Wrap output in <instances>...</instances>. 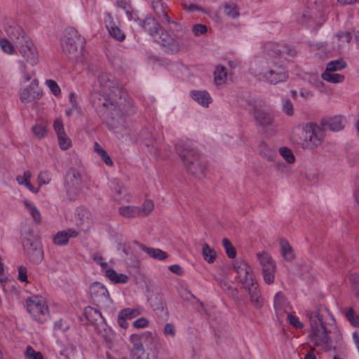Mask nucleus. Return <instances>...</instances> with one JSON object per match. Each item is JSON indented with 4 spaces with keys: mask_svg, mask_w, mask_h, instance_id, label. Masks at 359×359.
<instances>
[{
    "mask_svg": "<svg viewBox=\"0 0 359 359\" xmlns=\"http://www.w3.org/2000/svg\"><path fill=\"white\" fill-rule=\"evenodd\" d=\"M202 254L204 259L208 263H213L217 257L214 249L211 248L207 243H205L203 246Z\"/></svg>",
    "mask_w": 359,
    "mask_h": 359,
    "instance_id": "obj_37",
    "label": "nucleus"
},
{
    "mask_svg": "<svg viewBox=\"0 0 359 359\" xmlns=\"http://www.w3.org/2000/svg\"><path fill=\"white\" fill-rule=\"evenodd\" d=\"M53 241L57 245H65L68 243L67 233L65 231H58L53 237Z\"/></svg>",
    "mask_w": 359,
    "mask_h": 359,
    "instance_id": "obj_47",
    "label": "nucleus"
},
{
    "mask_svg": "<svg viewBox=\"0 0 359 359\" xmlns=\"http://www.w3.org/2000/svg\"><path fill=\"white\" fill-rule=\"evenodd\" d=\"M45 84L49 88L51 93L57 96L60 94L61 90L57 83L52 80V79H48L46 81Z\"/></svg>",
    "mask_w": 359,
    "mask_h": 359,
    "instance_id": "obj_53",
    "label": "nucleus"
},
{
    "mask_svg": "<svg viewBox=\"0 0 359 359\" xmlns=\"http://www.w3.org/2000/svg\"><path fill=\"white\" fill-rule=\"evenodd\" d=\"M273 307L278 318L283 317L285 313H288L290 309L289 304L283 292H278L276 294L273 300Z\"/></svg>",
    "mask_w": 359,
    "mask_h": 359,
    "instance_id": "obj_21",
    "label": "nucleus"
},
{
    "mask_svg": "<svg viewBox=\"0 0 359 359\" xmlns=\"http://www.w3.org/2000/svg\"><path fill=\"white\" fill-rule=\"evenodd\" d=\"M257 259L262 266V269L266 266L275 264L276 262L273 260L271 256L266 252H262L257 254Z\"/></svg>",
    "mask_w": 359,
    "mask_h": 359,
    "instance_id": "obj_41",
    "label": "nucleus"
},
{
    "mask_svg": "<svg viewBox=\"0 0 359 359\" xmlns=\"http://www.w3.org/2000/svg\"><path fill=\"white\" fill-rule=\"evenodd\" d=\"M227 79L226 69L222 65H217L214 72V81L217 86L224 84Z\"/></svg>",
    "mask_w": 359,
    "mask_h": 359,
    "instance_id": "obj_31",
    "label": "nucleus"
},
{
    "mask_svg": "<svg viewBox=\"0 0 359 359\" xmlns=\"http://www.w3.org/2000/svg\"><path fill=\"white\" fill-rule=\"evenodd\" d=\"M60 147L62 150H66L72 146L71 140L67 137V134L57 136Z\"/></svg>",
    "mask_w": 359,
    "mask_h": 359,
    "instance_id": "obj_51",
    "label": "nucleus"
},
{
    "mask_svg": "<svg viewBox=\"0 0 359 359\" xmlns=\"http://www.w3.org/2000/svg\"><path fill=\"white\" fill-rule=\"evenodd\" d=\"M133 359H158V351L154 341L137 352H131Z\"/></svg>",
    "mask_w": 359,
    "mask_h": 359,
    "instance_id": "obj_22",
    "label": "nucleus"
},
{
    "mask_svg": "<svg viewBox=\"0 0 359 359\" xmlns=\"http://www.w3.org/2000/svg\"><path fill=\"white\" fill-rule=\"evenodd\" d=\"M27 307L32 317L39 323H43L49 318L47 304L41 297L34 296L27 301Z\"/></svg>",
    "mask_w": 359,
    "mask_h": 359,
    "instance_id": "obj_11",
    "label": "nucleus"
},
{
    "mask_svg": "<svg viewBox=\"0 0 359 359\" xmlns=\"http://www.w3.org/2000/svg\"><path fill=\"white\" fill-rule=\"evenodd\" d=\"M266 63V66H264L261 72L255 73L258 80L276 85L288 79V74L283 66L278 65L277 62L272 59L268 60V57Z\"/></svg>",
    "mask_w": 359,
    "mask_h": 359,
    "instance_id": "obj_6",
    "label": "nucleus"
},
{
    "mask_svg": "<svg viewBox=\"0 0 359 359\" xmlns=\"http://www.w3.org/2000/svg\"><path fill=\"white\" fill-rule=\"evenodd\" d=\"M106 276L115 283H126L128 277L123 273H118L114 269H106L104 270Z\"/></svg>",
    "mask_w": 359,
    "mask_h": 359,
    "instance_id": "obj_30",
    "label": "nucleus"
},
{
    "mask_svg": "<svg viewBox=\"0 0 359 359\" xmlns=\"http://www.w3.org/2000/svg\"><path fill=\"white\" fill-rule=\"evenodd\" d=\"M149 320L144 317L135 320L133 323V326L136 328H144L148 327Z\"/></svg>",
    "mask_w": 359,
    "mask_h": 359,
    "instance_id": "obj_62",
    "label": "nucleus"
},
{
    "mask_svg": "<svg viewBox=\"0 0 359 359\" xmlns=\"http://www.w3.org/2000/svg\"><path fill=\"white\" fill-rule=\"evenodd\" d=\"M176 151L190 172L197 177H201L204 175L206 163L190 144L179 142L176 144Z\"/></svg>",
    "mask_w": 359,
    "mask_h": 359,
    "instance_id": "obj_4",
    "label": "nucleus"
},
{
    "mask_svg": "<svg viewBox=\"0 0 359 359\" xmlns=\"http://www.w3.org/2000/svg\"><path fill=\"white\" fill-rule=\"evenodd\" d=\"M142 25L144 29L155 39L158 36V34L165 29L157 20L152 15H147L142 21Z\"/></svg>",
    "mask_w": 359,
    "mask_h": 359,
    "instance_id": "obj_20",
    "label": "nucleus"
},
{
    "mask_svg": "<svg viewBox=\"0 0 359 359\" xmlns=\"http://www.w3.org/2000/svg\"><path fill=\"white\" fill-rule=\"evenodd\" d=\"M324 126L332 131L340 130L343 128L341 118L339 116L330 118L324 123Z\"/></svg>",
    "mask_w": 359,
    "mask_h": 359,
    "instance_id": "obj_35",
    "label": "nucleus"
},
{
    "mask_svg": "<svg viewBox=\"0 0 359 359\" xmlns=\"http://www.w3.org/2000/svg\"><path fill=\"white\" fill-rule=\"evenodd\" d=\"M349 280L353 284L354 290H356L359 287V274L352 273L350 275Z\"/></svg>",
    "mask_w": 359,
    "mask_h": 359,
    "instance_id": "obj_64",
    "label": "nucleus"
},
{
    "mask_svg": "<svg viewBox=\"0 0 359 359\" xmlns=\"http://www.w3.org/2000/svg\"><path fill=\"white\" fill-rule=\"evenodd\" d=\"M280 244L281 254L284 259L287 261H292L294 257V254L289 243L286 240H281Z\"/></svg>",
    "mask_w": 359,
    "mask_h": 359,
    "instance_id": "obj_33",
    "label": "nucleus"
},
{
    "mask_svg": "<svg viewBox=\"0 0 359 359\" xmlns=\"http://www.w3.org/2000/svg\"><path fill=\"white\" fill-rule=\"evenodd\" d=\"M24 205L27 210L29 211V214L32 215L33 220L34 222L39 224L41 222V214L37 208L28 200L24 201Z\"/></svg>",
    "mask_w": 359,
    "mask_h": 359,
    "instance_id": "obj_36",
    "label": "nucleus"
},
{
    "mask_svg": "<svg viewBox=\"0 0 359 359\" xmlns=\"http://www.w3.org/2000/svg\"><path fill=\"white\" fill-rule=\"evenodd\" d=\"M0 46L2 50L8 54H12L14 51L13 44L7 39H0Z\"/></svg>",
    "mask_w": 359,
    "mask_h": 359,
    "instance_id": "obj_54",
    "label": "nucleus"
},
{
    "mask_svg": "<svg viewBox=\"0 0 359 359\" xmlns=\"http://www.w3.org/2000/svg\"><path fill=\"white\" fill-rule=\"evenodd\" d=\"M322 78L326 81L334 83H341L344 80V75L335 73L334 71L325 70L322 74Z\"/></svg>",
    "mask_w": 359,
    "mask_h": 359,
    "instance_id": "obj_34",
    "label": "nucleus"
},
{
    "mask_svg": "<svg viewBox=\"0 0 359 359\" xmlns=\"http://www.w3.org/2000/svg\"><path fill=\"white\" fill-rule=\"evenodd\" d=\"M86 40L77 30L69 28L62 40L63 53L70 59L78 60L81 56Z\"/></svg>",
    "mask_w": 359,
    "mask_h": 359,
    "instance_id": "obj_5",
    "label": "nucleus"
},
{
    "mask_svg": "<svg viewBox=\"0 0 359 359\" xmlns=\"http://www.w3.org/2000/svg\"><path fill=\"white\" fill-rule=\"evenodd\" d=\"M310 321V342L323 351L335 350L341 345L343 337L329 311L323 306L314 311H306Z\"/></svg>",
    "mask_w": 359,
    "mask_h": 359,
    "instance_id": "obj_2",
    "label": "nucleus"
},
{
    "mask_svg": "<svg viewBox=\"0 0 359 359\" xmlns=\"http://www.w3.org/2000/svg\"><path fill=\"white\" fill-rule=\"evenodd\" d=\"M233 268L238 273L240 282L246 285L255 280L252 270L245 261L236 260L233 262Z\"/></svg>",
    "mask_w": 359,
    "mask_h": 359,
    "instance_id": "obj_17",
    "label": "nucleus"
},
{
    "mask_svg": "<svg viewBox=\"0 0 359 359\" xmlns=\"http://www.w3.org/2000/svg\"><path fill=\"white\" fill-rule=\"evenodd\" d=\"M89 292L92 301L97 306L104 307L112 302L107 289L100 283L95 282L92 283Z\"/></svg>",
    "mask_w": 359,
    "mask_h": 359,
    "instance_id": "obj_12",
    "label": "nucleus"
},
{
    "mask_svg": "<svg viewBox=\"0 0 359 359\" xmlns=\"http://www.w3.org/2000/svg\"><path fill=\"white\" fill-rule=\"evenodd\" d=\"M74 222L76 226L83 231L89 230L93 225V219L90 211L83 206L76 209Z\"/></svg>",
    "mask_w": 359,
    "mask_h": 359,
    "instance_id": "obj_14",
    "label": "nucleus"
},
{
    "mask_svg": "<svg viewBox=\"0 0 359 359\" xmlns=\"http://www.w3.org/2000/svg\"><path fill=\"white\" fill-rule=\"evenodd\" d=\"M289 323L297 329L303 328V324L299 320V318L292 314L287 313Z\"/></svg>",
    "mask_w": 359,
    "mask_h": 359,
    "instance_id": "obj_61",
    "label": "nucleus"
},
{
    "mask_svg": "<svg viewBox=\"0 0 359 359\" xmlns=\"http://www.w3.org/2000/svg\"><path fill=\"white\" fill-rule=\"evenodd\" d=\"M224 9V13L226 15L232 18H236L239 15V12L237 8V6L235 4H229L227 3H225L223 5Z\"/></svg>",
    "mask_w": 359,
    "mask_h": 359,
    "instance_id": "obj_44",
    "label": "nucleus"
},
{
    "mask_svg": "<svg viewBox=\"0 0 359 359\" xmlns=\"http://www.w3.org/2000/svg\"><path fill=\"white\" fill-rule=\"evenodd\" d=\"M262 271L264 282L268 285L272 284L275 280L276 264L266 266V267L262 269Z\"/></svg>",
    "mask_w": 359,
    "mask_h": 359,
    "instance_id": "obj_32",
    "label": "nucleus"
},
{
    "mask_svg": "<svg viewBox=\"0 0 359 359\" xmlns=\"http://www.w3.org/2000/svg\"><path fill=\"white\" fill-rule=\"evenodd\" d=\"M110 189L111 196L116 201L122 203L129 202L130 201L131 196L128 192L123 182L119 180L114 179L111 181Z\"/></svg>",
    "mask_w": 359,
    "mask_h": 359,
    "instance_id": "obj_16",
    "label": "nucleus"
},
{
    "mask_svg": "<svg viewBox=\"0 0 359 359\" xmlns=\"http://www.w3.org/2000/svg\"><path fill=\"white\" fill-rule=\"evenodd\" d=\"M140 248L146 252L150 257L162 261L165 260L168 257V255L166 252L159 249L153 248L146 246L144 244H139Z\"/></svg>",
    "mask_w": 359,
    "mask_h": 359,
    "instance_id": "obj_27",
    "label": "nucleus"
},
{
    "mask_svg": "<svg viewBox=\"0 0 359 359\" xmlns=\"http://www.w3.org/2000/svg\"><path fill=\"white\" fill-rule=\"evenodd\" d=\"M151 6L154 13L163 24H168L174 21L168 15L170 9L163 0H151Z\"/></svg>",
    "mask_w": 359,
    "mask_h": 359,
    "instance_id": "obj_19",
    "label": "nucleus"
},
{
    "mask_svg": "<svg viewBox=\"0 0 359 359\" xmlns=\"http://www.w3.org/2000/svg\"><path fill=\"white\" fill-rule=\"evenodd\" d=\"M264 51L268 60L278 61L280 60H290L297 54L296 49L287 44L267 42L264 46Z\"/></svg>",
    "mask_w": 359,
    "mask_h": 359,
    "instance_id": "obj_8",
    "label": "nucleus"
},
{
    "mask_svg": "<svg viewBox=\"0 0 359 359\" xmlns=\"http://www.w3.org/2000/svg\"><path fill=\"white\" fill-rule=\"evenodd\" d=\"M345 67L346 62L343 60H335L327 63L325 70L336 72L344 69Z\"/></svg>",
    "mask_w": 359,
    "mask_h": 359,
    "instance_id": "obj_45",
    "label": "nucleus"
},
{
    "mask_svg": "<svg viewBox=\"0 0 359 359\" xmlns=\"http://www.w3.org/2000/svg\"><path fill=\"white\" fill-rule=\"evenodd\" d=\"M86 312L93 318V320L97 321L99 318H102L100 312L97 309L88 306L86 308Z\"/></svg>",
    "mask_w": 359,
    "mask_h": 359,
    "instance_id": "obj_58",
    "label": "nucleus"
},
{
    "mask_svg": "<svg viewBox=\"0 0 359 359\" xmlns=\"http://www.w3.org/2000/svg\"><path fill=\"white\" fill-rule=\"evenodd\" d=\"M16 46L25 61L31 66L39 62V54L30 38L25 34L17 38Z\"/></svg>",
    "mask_w": 359,
    "mask_h": 359,
    "instance_id": "obj_9",
    "label": "nucleus"
},
{
    "mask_svg": "<svg viewBox=\"0 0 359 359\" xmlns=\"http://www.w3.org/2000/svg\"><path fill=\"white\" fill-rule=\"evenodd\" d=\"M253 116L256 121L263 127L271 126L273 122V116L269 111L255 109Z\"/></svg>",
    "mask_w": 359,
    "mask_h": 359,
    "instance_id": "obj_24",
    "label": "nucleus"
},
{
    "mask_svg": "<svg viewBox=\"0 0 359 359\" xmlns=\"http://www.w3.org/2000/svg\"><path fill=\"white\" fill-rule=\"evenodd\" d=\"M32 130L35 137L41 139L46 135L47 131L44 125L36 123L32 128Z\"/></svg>",
    "mask_w": 359,
    "mask_h": 359,
    "instance_id": "obj_49",
    "label": "nucleus"
},
{
    "mask_svg": "<svg viewBox=\"0 0 359 359\" xmlns=\"http://www.w3.org/2000/svg\"><path fill=\"white\" fill-rule=\"evenodd\" d=\"M141 313L139 309L126 308L122 309L119 314L126 319H132Z\"/></svg>",
    "mask_w": 359,
    "mask_h": 359,
    "instance_id": "obj_46",
    "label": "nucleus"
},
{
    "mask_svg": "<svg viewBox=\"0 0 359 359\" xmlns=\"http://www.w3.org/2000/svg\"><path fill=\"white\" fill-rule=\"evenodd\" d=\"M32 174L30 171L24 172L22 175H18L16 177V181L20 185H25L30 191L36 194L39 191L38 189L34 188L30 183V179Z\"/></svg>",
    "mask_w": 359,
    "mask_h": 359,
    "instance_id": "obj_29",
    "label": "nucleus"
},
{
    "mask_svg": "<svg viewBox=\"0 0 359 359\" xmlns=\"http://www.w3.org/2000/svg\"><path fill=\"white\" fill-rule=\"evenodd\" d=\"M22 245L30 261L37 263L42 260L43 251L37 241L25 238Z\"/></svg>",
    "mask_w": 359,
    "mask_h": 359,
    "instance_id": "obj_15",
    "label": "nucleus"
},
{
    "mask_svg": "<svg viewBox=\"0 0 359 359\" xmlns=\"http://www.w3.org/2000/svg\"><path fill=\"white\" fill-rule=\"evenodd\" d=\"M118 213L127 219L140 217L139 206L123 205L118 208Z\"/></svg>",
    "mask_w": 359,
    "mask_h": 359,
    "instance_id": "obj_28",
    "label": "nucleus"
},
{
    "mask_svg": "<svg viewBox=\"0 0 359 359\" xmlns=\"http://www.w3.org/2000/svg\"><path fill=\"white\" fill-rule=\"evenodd\" d=\"M191 31L195 36L205 34L208 28L205 25L201 24H196L192 26Z\"/></svg>",
    "mask_w": 359,
    "mask_h": 359,
    "instance_id": "obj_56",
    "label": "nucleus"
},
{
    "mask_svg": "<svg viewBox=\"0 0 359 359\" xmlns=\"http://www.w3.org/2000/svg\"><path fill=\"white\" fill-rule=\"evenodd\" d=\"M53 128L57 134V136L65 135V131L64 130L62 121L60 118H57L55 121L53 123Z\"/></svg>",
    "mask_w": 359,
    "mask_h": 359,
    "instance_id": "obj_60",
    "label": "nucleus"
},
{
    "mask_svg": "<svg viewBox=\"0 0 359 359\" xmlns=\"http://www.w3.org/2000/svg\"><path fill=\"white\" fill-rule=\"evenodd\" d=\"M50 180L51 177L48 172H41L38 175V183L39 186L49 184Z\"/></svg>",
    "mask_w": 359,
    "mask_h": 359,
    "instance_id": "obj_57",
    "label": "nucleus"
},
{
    "mask_svg": "<svg viewBox=\"0 0 359 359\" xmlns=\"http://www.w3.org/2000/svg\"><path fill=\"white\" fill-rule=\"evenodd\" d=\"M257 149L260 156L269 162L275 161L278 156L276 149L264 142L259 143Z\"/></svg>",
    "mask_w": 359,
    "mask_h": 359,
    "instance_id": "obj_25",
    "label": "nucleus"
},
{
    "mask_svg": "<svg viewBox=\"0 0 359 359\" xmlns=\"http://www.w3.org/2000/svg\"><path fill=\"white\" fill-rule=\"evenodd\" d=\"M25 355L29 359H43V355L40 352L35 351L31 346H27Z\"/></svg>",
    "mask_w": 359,
    "mask_h": 359,
    "instance_id": "obj_52",
    "label": "nucleus"
},
{
    "mask_svg": "<svg viewBox=\"0 0 359 359\" xmlns=\"http://www.w3.org/2000/svg\"><path fill=\"white\" fill-rule=\"evenodd\" d=\"M154 205L150 200H146L140 208V217H144L148 216L154 210Z\"/></svg>",
    "mask_w": 359,
    "mask_h": 359,
    "instance_id": "obj_42",
    "label": "nucleus"
},
{
    "mask_svg": "<svg viewBox=\"0 0 359 359\" xmlns=\"http://www.w3.org/2000/svg\"><path fill=\"white\" fill-rule=\"evenodd\" d=\"M191 97L199 104L208 107L212 102V98L206 90H191Z\"/></svg>",
    "mask_w": 359,
    "mask_h": 359,
    "instance_id": "obj_26",
    "label": "nucleus"
},
{
    "mask_svg": "<svg viewBox=\"0 0 359 359\" xmlns=\"http://www.w3.org/2000/svg\"><path fill=\"white\" fill-rule=\"evenodd\" d=\"M283 111L287 116H292L294 114V105L289 99L283 101Z\"/></svg>",
    "mask_w": 359,
    "mask_h": 359,
    "instance_id": "obj_55",
    "label": "nucleus"
},
{
    "mask_svg": "<svg viewBox=\"0 0 359 359\" xmlns=\"http://www.w3.org/2000/svg\"><path fill=\"white\" fill-rule=\"evenodd\" d=\"M94 150L97 154H99L106 165L109 166L113 165V161L109 154L97 142L94 143Z\"/></svg>",
    "mask_w": 359,
    "mask_h": 359,
    "instance_id": "obj_39",
    "label": "nucleus"
},
{
    "mask_svg": "<svg viewBox=\"0 0 359 359\" xmlns=\"http://www.w3.org/2000/svg\"><path fill=\"white\" fill-rule=\"evenodd\" d=\"M325 137L324 129L314 123H306L302 127L303 146L313 149L320 145Z\"/></svg>",
    "mask_w": 359,
    "mask_h": 359,
    "instance_id": "obj_7",
    "label": "nucleus"
},
{
    "mask_svg": "<svg viewBox=\"0 0 359 359\" xmlns=\"http://www.w3.org/2000/svg\"><path fill=\"white\" fill-rule=\"evenodd\" d=\"M98 83L104 101L102 102L100 98L97 105L103 107L104 114L111 119V125L116 127L123 122L124 115H130L135 112L133 102L126 100V93L119 86L118 80L112 74H100Z\"/></svg>",
    "mask_w": 359,
    "mask_h": 359,
    "instance_id": "obj_1",
    "label": "nucleus"
},
{
    "mask_svg": "<svg viewBox=\"0 0 359 359\" xmlns=\"http://www.w3.org/2000/svg\"><path fill=\"white\" fill-rule=\"evenodd\" d=\"M129 341L133 345L132 352H137L154 341V338L150 332H144L141 334H131Z\"/></svg>",
    "mask_w": 359,
    "mask_h": 359,
    "instance_id": "obj_18",
    "label": "nucleus"
},
{
    "mask_svg": "<svg viewBox=\"0 0 359 359\" xmlns=\"http://www.w3.org/2000/svg\"><path fill=\"white\" fill-rule=\"evenodd\" d=\"M222 245L225 248L226 253L228 255V257L229 258H234L236 255V251L233 246L232 245L230 241L226 238H223Z\"/></svg>",
    "mask_w": 359,
    "mask_h": 359,
    "instance_id": "obj_48",
    "label": "nucleus"
},
{
    "mask_svg": "<svg viewBox=\"0 0 359 359\" xmlns=\"http://www.w3.org/2000/svg\"><path fill=\"white\" fill-rule=\"evenodd\" d=\"M163 334L165 336H170L172 338L176 335L175 327L172 323H166L163 329Z\"/></svg>",
    "mask_w": 359,
    "mask_h": 359,
    "instance_id": "obj_59",
    "label": "nucleus"
},
{
    "mask_svg": "<svg viewBox=\"0 0 359 359\" xmlns=\"http://www.w3.org/2000/svg\"><path fill=\"white\" fill-rule=\"evenodd\" d=\"M279 153L284 160L288 163H293L295 161V156L292 150L287 147H280Z\"/></svg>",
    "mask_w": 359,
    "mask_h": 359,
    "instance_id": "obj_43",
    "label": "nucleus"
},
{
    "mask_svg": "<svg viewBox=\"0 0 359 359\" xmlns=\"http://www.w3.org/2000/svg\"><path fill=\"white\" fill-rule=\"evenodd\" d=\"M346 316L353 325L359 328V316L355 314L352 308L350 307L346 309Z\"/></svg>",
    "mask_w": 359,
    "mask_h": 359,
    "instance_id": "obj_50",
    "label": "nucleus"
},
{
    "mask_svg": "<svg viewBox=\"0 0 359 359\" xmlns=\"http://www.w3.org/2000/svg\"><path fill=\"white\" fill-rule=\"evenodd\" d=\"M351 39V36L348 32H339L336 34L334 43H335L338 48L348 43Z\"/></svg>",
    "mask_w": 359,
    "mask_h": 359,
    "instance_id": "obj_40",
    "label": "nucleus"
},
{
    "mask_svg": "<svg viewBox=\"0 0 359 359\" xmlns=\"http://www.w3.org/2000/svg\"><path fill=\"white\" fill-rule=\"evenodd\" d=\"M18 279L22 282L27 280V269L22 266L18 267Z\"/></svg>",
    "mask_w": 359,
    "mask_h": 359,
    "instance_id": "obj_63",
    "label": "nucleus"
},
{
    "mask_svg": "<svg viewBox=\"0 0 359 359\" xmlns=\"http://www.w3.org/2000/svg\"><path fill=\"white\" fill-rule=\"evenodd\" d=\"M109 34L116 40L122 41L125 39L126 35L123 32L114 24L107 26Z\"/></svg>",
    "mask_w": 359,
    "mask_h": 359,
    "instance_id": "obj_38",
    "label": "nucleus"
},
{
    "mask_svg": "<svg viewBox=\"0 0 359 359\" xmlns=\"http://www.w3.org/2000/svg\"><path fill=\"white\" fill-rule=\"evenodd\" d=\"M83 184L81 173L76 168H69L65 175V187L67 197L71 201L76 200L79 196Z\"/></svg>",
    "mask_w": 359,
    "mask_h": 359,
    "instance_id": "obj_10",
    "label": "nucleus"
},
{
    "mask_svg": "<svg viewBox=\"0 0 359 359\" xmlns=\"http://www.w3.org/2000/svg\"><path fill=\"white\" fill-rule=\"evenodd\" d=\"M43 92L39 87V81L34 79L28 86L20 91V100L24 104L31 103L41 98Z\"/></svg>",
    "mask_w": 359,
    "mask_h": 359,
    "instance_id": "obj_13",
    "label": "nucleus"
},
{
    "mask_svg": "<svg viewBox=\"0 0 359 359\" xmlns=\"http://www.w3.org/2000/svg\"><path fill=\"white\" fill-rule=\"evenodd\" d=\"M168 24L173 27L170 26L163 30L156 41L165 53L174 55L186 48L189 37L185 28L178 22L173 21Z\"/></svg>",
    "mask_w": 359,
    "mask_h": 359,
    "instance_id": "obj_3",
    "label": "nucleus"
},
{
    "mask_svg": "<svg viewBox=\"0 0 359 359\" xmlns=\"http://www.w3.org/2000/svg\"><path fill=\"white\" fill-rule=\"evenodd\" d=\"M245 285L248 288L252 304L256 308H261L263 305V301L257 283L253 280Z\"/></svg>",
    "mask_w": 359,
    "mask_h": 359,
    "instance_id": "obj_23",
    "label": "nucleus"
}]
</instances>
